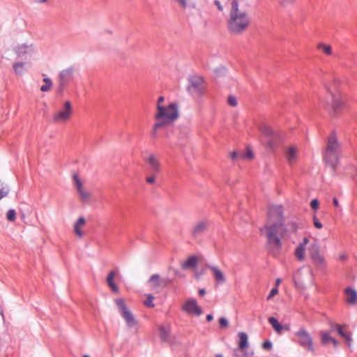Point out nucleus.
Listing matches in <instances>:
<instances>
[{
  "mask_svg": "<svg viewBox=\"0 0 357 357\" xmlns=\"http://www.w3.org/2000/svg\"><path fill=\"white\" fill-rule=\"evenodd\" d=\"M284 208L282 205H271L268 210V218L271 222L266 225L261 231L266 230V240L272 255L279 254L282 247L281 239L287 230L284 224Z\"/></svg>",
  "mask_w": 357,
  "mask_h": 357,
  "instance_id": "f257e3e1",
  "label": "nucleus"
},
{
  "mask_svg": "<svg viewBox=\"0 0 357 357\" xmlns=\"http://www.w3.org/2000/svg\"><path fill=\"white\" fill-rule=\"evenodd\" d=\"M250 24V18L245 11L239 10L237 1H231L228 29L234 34H238L245 31Z\"/></svg>",
  "mask_w": 357,
  "mask_h": 357,
  "instance_id": "f03ea898",
  "label": "nucleus"
},
{
  "mask_svg": "<svg viewBox=\"0 0 357 357\" xmlns=\"http://www.w3.org/2000/svg\"><path fill=\"white\" fill-rule=\"evenodd\" d=\"M340 146L337 142L336 134L332 132L327 139V144L324 152V160L334 172L339 164Z\"/></svg>",
  "mask_w": 357,
  "mask_h": 357,
  "instance_id": "7ed1b4c3",
  "label": "nucleus"
},
{
  "mask_svg": "<svg viewBox=\"0 0 357 357\" xmlns=\"http://www.w3.org/2000/svg\"><path fill=\"white\" fill-rule=\"evenodd\" d=\"M178 114L177 104L172 102L167 107L158 105V113L155 119L158 122H163V125L167 127V124L175 121L178 117Z\"/></svg>",
  "mask_w": 357,
  "mask_h": 357,
  "instance_id": "20e7f679",
  "label": "nucleus"
},
{
  "mask_svg": "<svg viewBox=\"0 0 357 357\" xmlns=\"http://www.w3.org/2000/svg\"><path fill=\"white\" fill-rule=\"evenodd\" d=\"M260 130L264 137L267 147L270 149L276 148L282 139V135L280 132L273 131L271 128L266 124L260 126Z\"/></svg>",
  "mask_w": 357,
  "mask_h": 357,
  "instance_id": "39448f33",
  "label": "nucleus"
},
{
  "mask_svg": "<svg viewBox=\"0 0 357 357\" xmlns=\"http://www.w3.org/2000/svg\"><path fill=\"white\" fill-rule=\"evenodd\" d=\"M189 84L187 90L190 94L195 97L199 98L204 93V79L202 77L194 75L188 78Z\"/></svg>",
  "mask_w": 357,
  "mask_h": 357,
  "instance_id": "423d86ee",
  "label": "nucleus"
},
{
  "mask_svg": "<svg viewBox=\"0 0 357 357\" xmlns=\"http://www.w3.org/2000/svg\"><path fill=\"white\" fill-rule=\"evenodd\" d=\"M75 68L70 66L66 69L62 70L59 75L58 82L59 86L56 89V93L61 95L64 89L72 82L74 77Z\"/></svg>",
  "mask_w": 357,
  "mask_h": 357,
  "instance_id": "0eeeda50",
  "label": "nucleus"
},
{
  "mask_svg": "<svg viewBox=\"0 0 357 357\" xmlns=\"http://www.w3.org/2000/svg\"><path fill=\"white\" fill-rule=\"evenodd\" d=\"M13 51L17 59L27 60L35 54L36 47L33 43H20L15 45Z\"/></svg>",
  "mask_w": 357,
  "mask_h": 357,
  "instance_id": "6e6552de",
  "label": "nucleus"
},
{
  "mask_svg": "<svg viewBox=\"0 0 357 357\" xmlns=\"http://www.w3.org/2000/svg\"><path fill=\"white\" fill-rule=\"evenodd\" d=\"M294 335L298 337L296 342L301 347L307 348L310 351H314L312 337L304 327L300 328L294 333Z\"/></svg>",
  "mask_w": 357,
  "mask_h": 357,
  "instance_id": "1a4fd4ad",
  "label": "nucleus"
},
{
  "mask_svg": "<svg viewBox=\"0 0 357 357\" xmlns=\"http://www.w3.org/2000/svg\"><path fill=\"white\" fill-rule=\"evenodd\" d=\"M116 305L120 310V313L123 318L125 319L126 324L129 327H132L137 325V321L134 318L132 312L127 308L123 299L117 298L115 300Z\"/></svg>",
  "mask_w": 357,
  "mask_h": 357,
  "instance_id": "9d476101",
  "label": "nucleus"
},
{
  "mask_svg": "<svg viewBox=\"0 0 357 357\" xmlns=\"http://www.w3.org/2000/svg\"><path fill=\"white\" fill-rule=\"evenodd\" d=\"M210 226V221L204 219L195 222L191 229V236L193 239L200 238L208 230Z\"/></svg>",
  "mask_w": 357,
  "mask_h": 357,
  "instance_id": "9b49d317",
  "label": "nucleus"
},
{
  "mask_svg": "<svg viewBox=\"0 0 357 357\" xmlns=\"http://www.w3.org/2000/svg\"><path fill=\"white\" fill-rule=\"evenodd\" d=\"M73 112L72 105L70 101L64 102L63 109L53 115L52 121L54 123L67 121Z\"/></svg>",
  "mask_w": 357,
  "mask_h": 357,
  "instance_id": "f8f14e48",
  "label": "nucleus"
},
{
  "mask_svg": "<svg viewBox=\"0 0 357 357\" xmlns=\"http://www.w3.org/2000/svg\"><path fill=\"white\" fill-rule=\"evenodd\" d=\"M182 309L183 311L189 314L200 316L203 313L202 309L197 305V301L195 298H190L187 300L183 305Z\"/></svg>",
  "mask_w": 357,
  "mask_h": 357,
  "instance_id": "ddd939ff",
  "label": "nucleus"
},
{
  "mask_svg": "<svg viewBox=\"0 0 357 357\" xmlns=\"http://www.w3.org/2000/svg\"><path fill=\"white\" fill-rule=\"evenodd\" d=\"M327 91L329 92L331 98V107L333 108L335 113L337 110L340 109L344 106V101L342 96L339 92H334L332 89L326 86Z\"/></svg>",
  "mask_w": 357,
  "mask_h": 357,
  "instance_id": "4468645a",
  "label": "nucleus"
},
{
  "mask_svg": "<svg viewBox=\"0 0 357 357\" xmlns=\"http://www.w3.org/2000/svg\"><path fill=\"white\" fill-rule=\"evenodd\" d=\"M145 161L147 164L149 171L152 174H156L160 171V163L159 160L153 153L150 154Z\"/></svg>",
  "mask_w": 357,
  "mask_h": 357,
  "instance_id": "2eb2a0df",
  "label": "nucleus"
},
{
  "mask_svg": "<svg viewBox=\"0 0 357 357\" xmlns=\"http://www.w3.org/2000/svg\"><path fill=\"white\" fill-rule=\"evenodd\" d=\"M238 335L239 337L238 348L243 351V357H251L253 355V352H248L245 350L248 346V335L245 332H240Z\"/></svg>",
  "mask_w": 357,
  "mask_h": 357,
  "instance_id": "dca6fc26",
  "label": "nucleus"
},
{
  "mask_svg": "<svg viewBox=\"0 0 357 357\" xmlns=\"http://www.w3.org/2000/svg\"><path fill=\"white\" fill-rule=\"evenodd\" d=\"M159 337L162 342H169L170 338L171 326L160 325L158 326Z\"/></svg>",
  "mask_w": 357,
  "mask_h": 357,
  "instance_id": "f3484780",
  "label": "nucleus"
},
{
  "mask_svg": "<svg viewBox=\"0 0 357 357\" xmlns=\"http://www.w3.org/2000/svg\"><path fill=\"white\" fill-rule=\"evenodd\" d=\"M207 267L212 271L214 279L218 283L222 284L225 282V276L220 269L212 265H207Z\"/></svg>",
  "mask_w": 357,
  "mask_h": 357,
  "instance_id": "a211bd4d",
  "label": "nucleus"
},
{
  "mask_svg": "<svg viewBox=\"0 0 357 357\" xmlns=\"http://www.w3.org/2000/svg\"><path fill=\"white\" fill-rule=\"evenodd\" d=\"M198 264V258L195 255L190 256L185 261L181 264V268L184 270L195 268Z\"/></svg>",
  "mask_w": 357,
  "mask_h": 357,
  "instance_id": "6ab92c4d",
  "label": "nucleus"
},
{
  "mask_svg": "<svg viewBox=\"0 0 357 357\" xmlns=\"http://www.w3.org/2000/svg\"><path fill=\"white\" fill-rule=\"evenodd\" d=\"M344 293L347 297V302L349 304L354 305L357 303V291L351 288L347 287L344 290Z\"/></svg>",
  "mask_w": 357,
  "mask_h": 357,
  "instance_id": "aec40b11",
  "label": "nucleus"
},
{
  "mask_svg": "<svg viewBox=\"0 0 357 357\" xmlns=\"http://www.w3.org/2000/svg\"><path fill=\"white\" fill-rule=\"evenodd\" d=\"M296 155H297L296 148L294 146L289 147L286 153L287 159V161L289 165H291L296 162Z\"/></svg>",
  "mask_w": 357,
  "mask_h": 357,
  "instance_id": "412c9836",
  "label": "nucleus"
},
{
  "mask_svg": "<svg viewBox=\"0 0 357 357\" xmlns=\"http://www.w3.org/2000/svg\"><path fill=\"white\" fill-rule=\"evenodd\" d=\"M161 281L162 278H160L159 274H153L149 278L148 283H152L153 288L155 289L160 287Z\"/></svg>",
  "mask_w": 357,
  "mask_h": 357,
  "instance_id": "4be33fe9",
  "label": "nucleus"
},
{
  "mask_svg": "<svg viewBox=\"0 0 357 357\" xmlns=\"http://www.w3.org/2000/svg\"><path fill=\"white\" fill-rule=\"evenodd\" d=\"M268 322L277 333H281L282 330L283 329V326L278 321L276 318L274 317H269Z\"/></svg>",
  "mask_w": 357,
  "mask_h": 357,
  "instance_id": "5701e85b",
  "label": "nucleus"
},
{
  "mask_svg": "<svg viewBox=\"0 0 357 357\" xmlns=\"http://www.w3.org/2000/svg\"><path fill=\"white\" fill-rule=\"evenodd\" d=\"M160 129H166V126L163 125V122H157L153 125V130L151 133L152 138H157L159 137L158 130Z\"/></svg>",
  "mask_w": 357,
  "mask_h": 357,
  "instance_id": "b1692460",
  "label": "nucleus"
},
{
  "mask_svg": "<svg viewBox=\"0 0 357 357\" xmlns=\"http://www.w3.org/2000/svg\"><path fill=\"white\" fill-rule=\"evenodd\" d=\"M287 230L284 232V236L287 233H293L296 232L297 229L301 228L298 224L295 221L289 222L287 225H285Z\"/></svg>",
  "mask_w": 357,
  "mask_h": 357,
  "instance_id": "393cba45",
  "label": "nucleus"
},
{
  "mask_svg": "<svg viewBox=\"0 0 357 357\" xmlns=\"http://www.w3.org/2000/svg\"><path fill=\"white\" fill-rule=\"evenodd\" d=\"M26 63L24 62H17L13 66L14 73L17 75H21L24 71V66Z\"/></svg>",
  "mask_w": 357,
  "mask_h": 357,
  "instance_id": "a878e982",
  "label": "nucleus"
},
{
  "mask_svg": "<svg viewBox=\"0 0 357 357\" xmlns=\"http://www.w3.org/2000/svg\"><path fill=\"white\" fill-rule=\"evenodd\" d=\"M44 84L40 86V91L43 92H47L50 90L52 86V79L49 77H45L43 79Z\"/></svg>",
  "mask_w": 357,
  "mask_h": 357,
  "instance_id": "bb28decb",
  "label": "nucleus"
},
{
  "mask_svg": "<svg viewBox=\"0 0 357 357\" xmlns=\"http://www.w3.org/2000/svg\"><path fill=\"white\" fill-rule=\"evenodd\" d=\"M305 251V248H303V245H298L296 248L295 255L298 260L302 261L304 259Z\"/></svg>",
  "mask_w": 357,
  "mask_h": 357,
  "instance_id": "cd10ccee",
  "label": "nucleus"
},
{
  "mask_svg": "<svg viewBox=\"0 0 357 357\" xmlns=\"http://www.w3.org/2000/svg\"><path fill=\"white\" fill-rule=\"evenodd\" d=\"M333 337H331L329 333L322 331L321 332V342L323 345H326L329 342H331Z\"/></svg>",
  "mask_w": 357,
  "mask_h": 357,
  "instance_id": "c85d7f7f",
  "label": "nucleus"
},
{
  "mask_svg": "<svg viewBox=\"0 0 357 357\" xmlns=\"http://www.w3.org/2000/svg\"><path fill=\"white\" fill-rule=\"evenodd\" d=\"M334 326L335 327L337 332L341 337L345 338L349 342V343L351 341L350 335H347L343 331L342 327L340 324H335Z\"/></svg>",
  "mask_w": 357,
  "mask_h": 357,
  "instance_id": "c756f323",
  "label": "nucleus"
},
{
  "mask_svg": "<svg viewBox=\"0 0 357 357\" xmlns=\"http://www.w3.org/2000/svg\"><path fill=\"white\" fill-rule=\"evenodd\" d=\"M9 187L3 182H0V199L6 197L9 192Z\"/></svg>",
  "mask_w": 357,
  "mask_h": 357,
  "instance_id": "7c9ffc66",
  "label": "nucleus"
},
{
  "mask_svg": "<svg viewBox=\"0 0 357 357\" xmlns=\"http://www.w3.org/2000/svg\"><path fill=\"white\" fill-rule=\"evenodd\" d=\"M73 180H74V182H75V184L76 186V189H77L78 193H79L80 192L84 190L83 186H82V183L80 178H79L78 175L74 174Z\"/></svg>",
  "mask_w": 357,
  "mask_h": 357,
  "instance_id": "2f4dec72",
  "label": "nucleus"
},
{
  "mask_svg": "<svg viewBox=\"0 0 357 357\" xmlns=\"http://www.w3.org/2000/svg\"><path fill=\"white\" fill-rule=\"evenodd\" d=\"M312 258L317 265L323 266L324 264V259L318 253L313 254Z\"/></svg>",
  "mask_w": 357,
  "mask_h": 357,
  "instance_id": "473e14b6",
  "label": "nucleus"
},
{
  "mask_svg": "<svg viewBox=\"0 0 357 357\" xmlns=\"http://www.w3.org/2000/svg\"><path fill=\"white\" fill-rule=\"evenodd\" d=\"M318 48L322 50L326 54L330 55L332 53V48L331 45H326L324 43H320L318 45Z\"/></svg>",
  "mask_w": 357,
  "mask_h": 357,
  "instance_id": "72a5a7b5",
  "label": "nucleus"
},
{
  "mask_svg": "<svg viewBox=\"0 0 357 357\" xmlns=\"http://www.w3.org/2000/svg\"><path fill=\"white\" fill-rule=\"evenodd\" d=\"M154 299V296L152 294H148L146 297V300L144 301V305L148 307H153L155 306L153 301Z\"/></svg>",
  "mask_w": 357,
  "mask_h": 357,
  "instance_id": "f704fd0d",
  "label": "nucleus"
},
{
  "mask_svg": "<svg viewBox=\"0 0 357 357\" xmlns=\"http://www.w3.org/2000/svg\"><path fill=\"white\" fill-rule=\"evenodd\" d=\"M79 197L82 202H89L90 194L88 192H86L84 190L82 192H80L79 193Z\"/></svg>",
  "mask_w": 357,
  "mask_h": 357,
  "instance_id": "c9c22d12",
  "label": "nucleus"
},
{
  "mask_svg": "<svg viewBox=\"0 0 357 357\" xmlns=\"http://www.w3.org/2000/svg\"><path fill=\"white\" fill-rule=\"evenodd\" d=\"M6 218L8 221H14L16 218L15 211L14 209H9L6 214Z\"/></svg>",
  "mask_w": 357,
  "mask_h": 357,
  "instance_id": "e433bc0d",
  "label": "nucleus"
},
{
  "mask_svg": "<svg viewBox=\"0 0 357 357\" xmlns=\"http://www.w3.org/2000/svg\"><path fill=\"white\" fill-rule=\"evenodd\" d=\"M240 155L243 158L251 159L253 158V153L250 149H247L245 153H241Z\"/></svg>",
  "mask_w": 357,
  "mask_h": 357,
  "instance_id": "4c0bfd02",
  "label": "nucleus"
},
{
  "mask_svg": "<svg viewBox=\"0 0 357 357\" xmlns=\"http://www.w3.org/2000/svg\"><path fill=\"white\" fill-rule=\"evenodd\" d=\"M228 104L231 107H236L238 104L237 100L235 96H229L228 97Z\"/></svg>",
  "mask_w": 357,
  "mask_h": 357,
  "instance_id": "58836bf2",
  "label": "nucleus"
},
{
  "mask_svg": "<svg viewBox=\"0 0 357 357\" xmlns=\"http://www.w3.org/2000/svg\"><path fill=\"white\" fill-rule=\"evenodd\" d=\"M115 272L114 271H112L109 273L107 278V282L108 285L114 283V278L115 276Z\"/></svg>",
  "mask_w": 357,
  "mask_h": 357,
  "instance_id": "ea45409f",
  "label": "nucleus"
},
{
  "mask_svg": "<svg viewBox=\"0 0 357 357\" xmlns=\"http://www.w3.org/2000/svg\"><path fill=\"white\" fill-rule=\"evenodd\" d=\"M219 325L220 328H226L229 325V321L225 317H220L219 319Z\"/></svg>",
  "mask_w": 357,
  "mask_h": 357,
  "instance_id": "a19ab883",
  "label": "nucleus"
},
{
  "mask_svg": "<svg viewBox=\"0 0 357 357\" xmlns=\"http://www.w3.org/2000/svg\"><path fill=\"white\" fill-rule=\"evenodd\" d=\"M172 280L169 278H162L160 287H167L172 283Z\"/></svg>",
  "mask_w": 357,
  "mask_h": 357,
  "instance_id": "79ce46f5",
  "label": "nucleus"
},
{
  "mask_svg": "<svg viewBox=\"0 0 357 357\" xmlns=\"http://www.w3.org/2000/svg\"><path fill=\"white\" fill-rule=\"evenodd\" d=\"M272 347L273 344L270 340H266L262 344L263 349L267 351L271 350L272 349Z\"/></svg>",
  "mask_w": 357,
  "mask_h": 357,
  "instance_id": "37998d69",
  "label": "nucleus"
},
{
  "mask_svg": "<svg viewBox=\"0 0 357 357\" xmlns=\"http://www.w3.org/2000/svg\"><path fill=\"white\" fill-rule=\"evenodd\" d=\"M313 224L317 229H321L323 227V225L315 215L313 216Z\"/></svg>",
  "mask_w": 357,
  "mask_h": 357,
  "instance_id": "c03bdc74",
  "label": "nucleus"
},
{
  "mask_svg": "<svg viewBox=\"0 0 357 357\" xmlns=\"http://www.w3.org/2000/svg\"><path fill=\"white\" fill-rule=\"evenodd\" d=\"M226 72V68L223 66H221V67H219L216 69L214 70V73L217 75H224Z\"/></svg>",
  "mask_w": 357,
  "mask_h": 357,
  "instance_id": "a18cd8bd",
  "label": "nucleus"
},
{
  "mask_svg": "<svg viewBox=\"0 0 357 357\" xmlns=\"http://www.w3.org/2000/svg\"><path fill=\"white\" fill-rule=\"evenodd\" d=\"M86 223V220L84 217H80L78 218V220L76 221L75 225L78 227H82Z\"/></svg>",
  "mask_w": 357,
  "mask_h": 357,
  "instance_id": "49530a36",
  "label": "nucleus"
},
{
  "mask_svg": "<svg viewBox=\"0 0 357 357\" xmlns=\"http://www.w3.org/2000/svg\"><path fill=\"white\" fill-rule=\"evenodd\" d=\"M278 293V288H277V287H274V288H273V289L271 290V291H270V293H269V294H268V297H267V300H270L271 298H273V296H275Z\"/></svg>",
  "mask_w": 357,
  "mask_h": 357,
  "instance_id": "de8ad7c7",
  "label": "nucleus"
},
{
  "mask_svg": "<svg viewBox=\"0 0 357 357\" xmlns=\"http://www.w3.org/2000/svg\"><path fill=\"white\" fill-rule=\"evenodd\" d=\"M310 206L313 210H317L319 207V201L316 199H312L310 202Z\"/></svg>",
  "mask_w": 357,
  "mask_h": 357,
  "instance_id": "09e8293b",
  "label": "nucleus"
},
{
  "mask_svg": "<svg viewBox=\"0 0 357 357\" xmlns=\"http://www.w3.org/2000/svg\"><path fill=\"white\" fill-rule=\"evenodd\" d=\"M74 230H75V234L79 238H82L84 234H83L82 231L81 230L80 227L75 225L74 226Z\"/></svg>",
  "mask_w": 357,
  "mask_h": 357,
  "instance_id": "8fccbe9b",
  "label": "nucleus"
},
{
  "mask_svg": "<svg viewBox=\"0 0 357 357\" xmlns=\"http://www.w3.org/2000/svg\"><path fill=\"white\" fill-rule=\"evenodd\" d=\"M293 0H279V3L282 6H287L292 2Z\"/></svg>",
  "mask_w": 357,
  "mask_h": 357,
  "instance_id": "3c124183",
  "label": "nucleus"
},
{
  "mask_svg": "<svg viewBox=\"0 0 357 357\" xmlns=\"http://www.w3.org/2000/svg\"><path fill=\"white\" fill-rule=\"evenodd\" d=\"M155 174H152L151 176H148L146 178V182L149 183H155Z\"/></svg>",
  "mask_w": 357,
  "mask_h": 357,
  "instance_id": "603ef678",
  "label": "nucleus"
},
{
  "mask_svg": "<svg viewBox=\"0 0 357 357\" xmlns=\"http://www.w3.org/2000/svg\"><path fill=\"white\" fill-rule=\"evenodd\" d=\"M214 4L217 6V8L218 9V10H220V11L223 10V6L221 5V3L220 2V1L215 0Z\"/></svg>",
  "mask_w": 357,
  "mask_h": 357,
  "instance_id": "864d4df0",
  "label": "nucleus"
},
{
  "mask_svg": "<svg viewBox=\"0 0 357 357\" xmlns=\"http://www.w3.org/2000/svg\"><path fill=\"white\" fill-rule=\"evenodd\" d=\"M111 289L114 291V292H118L119 291V288L117 287V285L115 284V283H112L109 285H108Z\"/></svg>",
  "mask_w": 357,
  "mask_h": 357,
  "instance_id": "5fc2aeb1",
  "label": "nucleus"
},
{
  "mask_svg": "<svg viewBox=\"0 0 357 357\" xmlns=\"http://www.w3.org/2000/svg\"><path fill=\"white\" fill-rule=\"evenodd\" d=\"M309 242V240L307 238L305 237L303 239V242H301V243H299L298 245H303V248H305L306 245Z\"/></svg>",
  "mask_w": 357,
  "mask_h": 357,
  "instance_id": "6e6d98bb",
  "label": "nucleus"
},
{
  "mask_svg": "<svg viewBox=\"0 0 357 357\" xmlns=\"http://www.w3.org/2000/svg\"><path fill=\"white\" fill-rule=\"evenodd\" d=\"M238 155H239V154L236 151H233L231 153V158L232 160H235L236 158H237L238 157Z\"/></svg>",
  "mask_w": 357,
  "mask_h": 357,
  "instance_id": "4d7b16f0",
  "label": "nucleus"
},
{
  "mask_svg": "<svg viewBox=\"0 0 357 357\" xmlns=\"http://www.w3.org/2000/svg\"><path fill=\"white\" fill-rule=\"evenodd\" d=\"M165 100V98L163 96H160L158 99V104H157V106L158 105H161V103L162 102H164Z\"/></svg>",
  "mask_w": 357,
  "mask_h": 357,
  "instance_id": "13d9d810",
  "label": "nucleus"
},
{
  "mask_svg": "<svg viewBox=\"0 0 357 357\" xmlns=\"http://www.w3.org/2000/svg\"><path fill=\"white\" fill-rule=\"evenodd\" d=\"M333 204H334V206H335L338 207V206H339V203H338V200H337V198L334 197V198L333 199Z\"/></svg>",
  "mask_w": 357,
  "mask_h": 357,
  "instance_id": "bf43d9fd",
  "label": "nucleus"
},
{
  "mask_svg": "<svg viewBox=\"0 0 357 357\" xmlns=\"http://www.w3.org/2000/svg\"><path fill=\"white\" fill-rule=\"evenodd\" d=\"M213 314H207V315H206V320H207L208 321H212V320H213Z\"/></svg>",
  "mask_w": 357,
  "mask_h": 357,
  "instance_id": "052dcab7",
  "label": "nucleus"
},
{
  "mask_svg": "<svg viewBox=\"0 0 357 357\" xmlns=\"http://www.w3.org/2000/svg\"><path fill=\"white\" fill-rule=\"evenodd\" d=\"M206 294V290L204 289H200L199 290V294L202 296H203L204 295H205Z\"/></svg>",
  "mask_w": 357,
  "mask_h": 357,
  "instance_id": "680f3d73",
  "label": "nucleus"
},
{
  "mask_svg": "<svg viewBox=\"0 0 357 357\" xmlns=\"http://www.w3.org/2000/svg\"><path fill=\"white\" fill-rule=\"evenodd\" d=\"M331 343L333 344V346L335 347H337L339 342L337 340H336L335 338L333 339V340L331 341Z\"/></svg>",
  "mask_w": 357,
  "mask_h": 357,
  "instance_id": "e2e57ef3",
  "label": "nucleus"
},
{
  "mask_svg": "<svg viewBox=\"0 0 357 357\" xmlns=\"http://www.w3.org/2000/svg\"><path fill=\"white\" fill-rule=\"evenodd\" d=\"M47 1H48V0H36V1L37 3H45V2H47Z\"/></svg>",
  "mask_w": 357,
  "mask_h": 357,
  "instance_id": "0e129e2a",
  "label": "nucleus"
},
{
  "mask_svg": "<svg viewBox=\"0 0 357 357\" xmlns=\"http://www.w3.org/2000/svg\"><path fill=\"white\" fill-rule=\"evenodd\" d=\"M280 282H281V279L280 278H278L276 280V281H275V284L278 285Z\"/></svg>",
  "mask_w": 357,
  "mask_h": 357,
  "instance_id": "69168bd1",
  "label": "nucleus"
},
{
  "mask_svg": "<svg viewBox=\"0 0 357 357\" xmlns=\"http://www.w3.org/2000/svg\"><path fill=\"white\" fill-rule=\"evenodd\" d=\"M335 324H331V331H333L336 330L335 327L334 326Z\"/></svg>",
  "mask_w": 357,
  "mask_h": 357,
  "instance_id": "338daca9",
  "label": "nucleus"
},
{
  "mask_svg": "<svg viewBox=\"0 0 357 357\" xmlns=\"http://www.w3.org/2000/svg\"><path fill=\"white\" fill-rule=\"evenodd\" d=\"M215 357H224V356L221 354H217L215 355Z\"/></svg>",
  "mask_w": 357,
  "mask_h": 357,
  "instance_id": "774afa93",
  "label": "nucleus"
}]
</instances>
